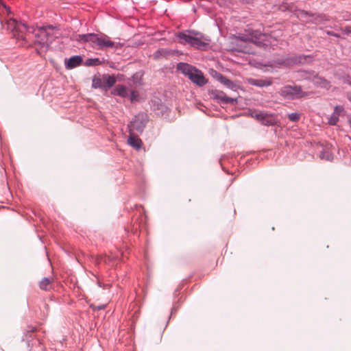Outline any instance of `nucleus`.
Wrapping results in <instances>:
<instances>
[{
  "mask_svg": "<svg viewBox=\"0 0 351 351\" xmlns=\"http://www.w3.org/2000/svg\"><path fill=\"white\" fill-rule=\"evenodd\" d=\"M178 42L189 45L197 49H206L209 47L210 39L208 36L195 30H186L177 34Z\"/></svg>",
  "mask_w": 351,
  "mask_h": 351,
  "instance_id": "obj_1",
  "label": "nucleus"
},
{
  "mask_svg": "<svg viewBox=\"0 0 351 351\" xmlns=\"http://www.w3.org/2000/svg\"><path fill=\"white\" fill-rule=\"evenodd\" d=\"M268 36L257 32H252L249 34L234 36L232 38L231 44L233 45L230 49L243 52L245 53H251L247 47L249 43H254L258 46L262 45L263 41H266Z\"/></svg>",
  "mask_w": 351,
  "mask_h": 351,
  "instance_id": "obj_2",
  "label": "nucleus"
},
{
  "mask_svg": "<svg viewBox=\"0 0 351 351\" xmlns=\"http://www.w3.org/2000/svg\"><path fill=\"white\" fill-rule=\"evenodd\" d=\"M75 40L82 43H90L93 48L101 50L113 48L115 46V43L110 40V38L104 34H78Z\"/></svg>",
  "mask_w": 351,
  "mask_h": 351,
  "instance_id": "obj_3",
  "label": "nucleus"
},
{
  "mask_svg": "<svg viewBox=\"0 0 351 351\" xmlns=\"http://www.w3.org/2000/svg\"><path fill=\"white\" fill-rule=\"evenodd\" d=\"M177 69L199 86H204L207 82L202 72L192 65L180 62L177 65Z\"/></svg>",
  "mask_w": 351,
  "mask_h": 351,
  "instance_id": "obj_4",
  "label": "nucleus"
},
{
  "mask_svg": "<svg viewBox=\"0 0 351 351\" xmlns=\"http://www.w3.org/2000/svg\"><path fill=\"white\" fill-rule=\"evenodd\" d=\"M55 31L56 28L51 25L41 27L32 31L36 38L35 42L40 45L41 47L47 49L53 38L56 37V35H53Z\"/></svg>",
  "mask_w": 351,
  "mask_h": 351,
  "instance_id": "obj_5",
  "label": "nucleus"
},
{
  "mask_svg": "<svg viewBox=\"0 0 351 351\" xmlns=\"http://www.w3.org/2000/svg\"><path fill=\"white\" fill-rule=\"evenodd\" d=\"M279 10L285 12L289 10L292 12H293L294 15L297 16L300 20L304 22H313V23H318L317 18L318 16H316L315 14H310L304 10L297 9L294 7L293 5H290L287 3H282L279 6Z\"/></svg>",
  "mask_w": 351,
  "mask_h": 351,
  "instance_id": "obj_6",
  "label": "nucleus"
},
{
  "mask_svg": "<svg viewBox=\"0 0 351 351\" xmlns=\"http://www.w3.org/2000/svg\"><path fill=\"white\" fill-rule=\"evenodd\" d=\"M250 115L264 125H275L278 122L277 117L275 114H269L265 112L253 111L250 113Z\"/></svg>",
  "mask_w": 351,
  "mask_h": 351,
  "instance_id": "obj_7",
  "label": "nucleus"
},
{
  "mask_svg": "<svg viewBox=\"0 0 351 351\" xmlns=\"http://www.w3.org/2000/svg\"><path fill=\"white\" fill-rule=\"evenodd\" d=\"M147 121V116L144 113H139L135 116L134 119L130 122L128 127L130 132L137 131L143 132Z\"/></svg>",
  "mask_w": 351,
  "mask_h": 351,
  "instance_id": "obj_8",
  "label": "nucleus"
},
{
  "mask_svg": "<svg viewBox=\"0 0 351 351\" xmlns=\"http://www.w3.org/2000/svg\"><path fill=\"white\" fill-rule=\"evenodd\" d=\"M280 95L287 98L302 97V90L299 86H285L280 91Z\"/></svg>",
  "mask_w": 351,
  "mask_h": 351,
  "instance_id": "obj_9",
  "label": "nucleus"
},
{
  "mask_svg": "<svg viewBox=\"0 0 351 351\" xmlns=\"http://www.w3.org/2000/svg\"><path fill=\"white\" fill-rule=\"evenodd\" d=\"M213 98L221 104H234L237 102V99L227 97L226 95L222 91L215 90L213 93Z\"/></svg>",
  "mask_w": 351,
  "mask_h": 351,
  "instance_id": "obj_10",
  "label": "nucleus"
},
{
  "mask_svg": "<svg viewBox=\"0 0 351 351\" xmlns=\"http://www.w3.org/2000/svg\"><path fill=\"white\" fill-rule=\"evenodd\" d=\"M344 114V108L342 106H336L333 113L328 119V123L335 125L339 120V117Z\"/></svg>",
  "mask_w": 351,
  "mask_h": 351,
  "instance_id": "obj_11",
  "label": "nucleus"
},
{
  "mask_svg": "<svg viewBox=\"0 0 351 351\" xmlns=\"http://www.w3.org/2000/svg\"><path fill=\"white\" fill-rule=\"evenodd\" d=\"M82 62V58L80 56H75L68 60H65V66L68 69H72L80 66Z\"/></svg>",
  "mask_w": 351,
  "mask_h": 351,
  "instance_id": "obj_12",
  "label": "nucleus"
},
{
  "mask_svg": "<svg viewBox=\"0 0 351 351\" xmlns=\"http://www.w3.org/2000/svg\"><path fill=\"white\" fill-rule=\"evenodd\" d=\"M247 82L250 84L258 86V87H264L271 85L272 80L271 78H265V79H254L250 78L247 80Z\"/></svg>",
  "mask_w": 351,
  "mask_h": 351,
  "instance_id": "obj_13",
  "label": "nucleus"
},
{
  "mask_svg": "<svg viewBox=\"0 0 351 351\" xmlns=\"http://www.w3.org/2000/svg\"><path fill=\"white\" fill-rule=\"evenodd\" d=\"M313 82L316 86L326 90L330 89L331 86L330 82L329 81L319 76H315L313 79Z\"/></svg>",
  "mask_w": 351,
  "mask_h": 351,
  "instance_id": "obj_14",
  "label": "nucleus"
},
{
  "mask_svg": "<svg viewBox=\"0 0 351 351\" xmlns=\"http://www.w3.org/2000/svg\"><path fill=\"white\" fill-rule=\"evenodd\" d=\"M112 94L125 98L129 96L128 88L124 85H117L112 90Z\"/></svg>",
  "mask_w": 351,
  "mask_h": 351,
  "instance_id": "obj_15",
  "label": "nucleus"
},
{
  "mask_svg": "<svg viewBox=\"0 0 351 351\" xmlns=\"http://www.w3.org/2000/svg\"><path fill=\"white\" fill-rule=\"evenodd\" d=\"M128 143L136 149H139L142 146V141L138 136H134L132 132H130Z\"/></svg>",
  "mask_w": 351,
  "mask_h": 351,
  "instance_id": "obj_16",
  "label": "nucleus"
},
{
  "mask_svg": "<svg viewBox=\"0 0 351 351\" xmlns=\"http://www.w3.org/2000/svg\"><path fill=\"white\" fill-rule=\"evenodd\" d=\"M103 83H104V89L108 90L110 88L117 82V80L114 76L104 75H103Z\"/></svg>",
  "mask_w": 351,
  "mask_h": 351,
  "instance_id": "obj_17",
  "label": "nucleus"
},
{
  "mask_svg": "<svg viewBox=\"0 0 351 351\" xmlns=\"http://www.w3.org/2000/svg\"><path fill=\"white\" fill-rule=\"evenodd\" d=\"M53 279L50 278H43L38 283V287L41 290L49 291L52 287Z\"/></svg>",
  "mask_w": 351,
  "mask_h": 351,
  "instance_id": "obj_18",
  "label": "nucleus"
},
{
  "mask_svg": "<svg viewBox=\"0 0 351 351\" xmlns=\"http://www.w3.org/2000/svg\"><path fill=\"white\" fill-rule=\"evenodd\" d=\"M217 80L221 84H223V85L226 86L227 87L230 88H233L234 86V84H233V82L231 80L226 78V77H224L223 75H221L220 73L217 75Z\"/></svg>",
  "mask_w": 351,
  "mask_h": 351,
  "instance_id": "obj_19",
  "label": "nucleus"
},
{
  "mask_svg": "<svg viewBox=\"0 0 351 351\" xmlns=\"http://www.w3.org/2000/svg\"><path fill=\"white\" fill-rule=\"evenodd\" d=\"M321 159H324L327 161H332L333 159L332 154L328 150H323L320 154Z\"/></svg>",
  "mask_w": 351,
  "mask_h": 351,
  "instance_id": "obj_20",
  "label": "nucleus"
},
{
  "mask_svg": "<svg viewBox=\"0 0 351 351\" xmlns=\"http://www.w3.org/2000/svg\"><path fill=\"white\" fill-rule=\"evenodd\" d=\"M92 86L94 88H104L103 78L101 79L99 77H94L93 79Z\"/></svg>",
  "mask_w": 351,
  "mask_h": 351,
  "instance_id": "obj_21",
  "label": "nucleus"
},
{
  "mask_svg": "<svg viewBox=\"0 0 351 351\" xmlns=\"http://www.w3.org/2000/svg\"><path fill=\"white\" fill-rule=\"evenodd\" d=\"M168 54V52L167 50L164 49H161L156 51L154 54V57L155 59H158L162 56H166Z\"/></svg>",
  "mask_w": 351,
  "mask_h": 351,
  "instance_id": "obj_22",
  "label": "nucleus"
},
{
  "mask_svg": "<svg viewBox=\"0 0 351 351\" xmlns=\"http://www.w3.org/2000/svg\"><path fill=\"white\" fill-rule=\"evenodd\" d=\"M130 99L132 102H135L139 99V94L136 90H131L130 94Z\"/></svg>",
  "mask_w": 351,
  "mask_h": 351,
  "instance_id": "obj_23",
  "label": "nucleus"
},
{
  "mask_svg": "<svg viewBox=\"0 0 351 351\" xmlns=\"http://www.w3.org/2000/svg\"><path fill=\"white\" fill-rule=\"evenodd\" d=\"M288 117L291 121L296 122L300 119V114L299 113L294 112L289 114Z\"/></svg>",
  "mask_w": 351,
  "mask_h": 351,
  "instance_id": "obj_24",
  "label": "nucleus"
},
{
  "mask_svg": "<svg viewBox=\"0 0 351 351\" xmlns=\"http://www.w3.org/2000/svg\"><path fill=\"white\" fill-rule=\"evenodd\" d=\"M8 25L9 26V27L12 28V29H14L18 27L19 24L15 19H10L8 21Z\"/></svg>",
  "mask_w": 351,
  "mask_h": 351,
  "instance_id": "obj_25",
  "label": "nucleus"
},
{
  "mask_svg": "<svg viewBox=\"0 0 351 351\" xmlns=\"http://www.w3.org/2000/svg\"><path fill=\"white\" fill-rule=\"evenodd\" d=\"M99 62V60L98 58H95V59H88L87 61H86V64L88 65V66H92V65H97Z\"/></svg>",
  "mask_w": 351,
  "mask_h": 351,
  "instance_id": "obj_26",
  "label": "nucleus"
},
{
  "mask_svg": "<svg viewBox=\"0 0 351 351\" xmlns=\"http://www.w3.org/2000/svg\"><path fill=\"white\" fill-rule=\"evenodd\" d=\"M344 33L346 34H351V27L350 26H348V27H346L344 30H343Z\"/></svg>",
  "mask_w": 351,
  "mask_h": 351,
  "instance_id": "obj_27",
  "label": "nucleus"
},
{
  "mask_svg": "<svg viewBox=\"0 0 351 351\" xmlns=\"http://www.w3.org/2000/svg\"><path fill=\"white\" fill-rule=\"evenodd\" d=\"M21 25L25 27V29H26L29 33L32 32V30L33 29V27H27V26L25 24H24V23H23V24H21Z\"/></svg>",
  "mask_w": 351,
  "mask_h": 351,
  "instance_id": "obj_28",
  "label": "nucleus"
},
{
  "mask_svg": "<svg viewBox=\"0 0 351 351\" xmlns=\"http://www.w3.org/2000/svg\"><path fill=\"white\" fill-rule=\"evenodd\" d=\"M346 82H347L348 84L351 85V78H348V79L346 80Z\"/></svg>",
  "mask_w": 351,
  "mask_h": 351,
  "instance_id": "obj_29",
  "label": "nucleus"
},
{
  "mask_svg": "<svg viewBox=\"0 0 351 351\" xmlns=\"http://www.w3.org/2000/svg\"><path fill=\"white\" fill-rule=\"evenodd\" d=\"M328 34L331 35V36L335 35V34H334V33H332V32H328Z\"/></svg>",
  "mask_w": 351,
  "mask_h": 351,
  "instance_id": "obj_30",
  "label": "nucleus"
},
{
  "mask_svg": "<svg viewBox=\"0 0 351 351\" xmlns=\"http://www.w3.org/2000/svg\"><path fill=\"white\" fill-rule=\"evenodd\" d=\"M334 36H336V37H339V35L335 34V35H333Z\"/></svg>",
  "mask_w": 351,
  "mask_h": 351,
  "instance_id": "obj_31",
  "label": "nucleus"
},
{
  "mask_svg": "<svg viewBox=\"0 0 351 351\" xmlns=\"http://www.w3.org/2000/svg\"><path fill=\"white\" fill-rule=\"evenodd\" d=\"M263 45L264 46H267V43H263Z\"/></svg>",
  "mask_w": 351,
  "mask_h": 351,
  "instance_id": "obj_32",
  "label": "nucleus"
}]
</instances>
